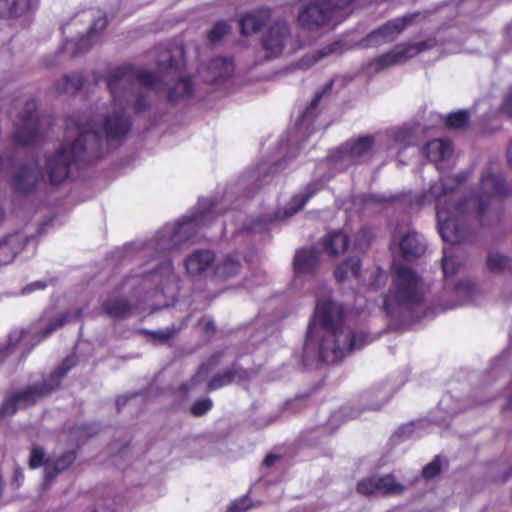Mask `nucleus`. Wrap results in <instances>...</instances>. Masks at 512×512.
<instances>
[{
    "label": "nucleus",
    "instance_id": "1",
    "mask_svg": "<svg viewBox=\"0 0 512 512\" xmlns=\"http://www.w3.org/2000/svg\"><path fill=\"white\" fill-rule=\"evenodd\" d=\"M469 177L468 173L446 175L434 183L430 193L436 198L438 232L442 240L452 245L465 242L470 234L469 217L474 215L481 226H490L500 220L503 200L512 194L501 174H483L477 192L457 203L448 196Z\"/></svg>",
    "mask_w": 512,
    "mask_h": 512
},
{
    "label": "nucleus",
    "instance_id": "2",
    "mask_svg": "<svg viewBox=\"0 0 512 512\" xmlns=\"http://www.w3.org/2000/svg\"><path fill=\"white\" fill-rule=\"evenodd\" d=\"M184 60H176L170 57L168 62L158 64L159 72H153L145 69H137L131 63H124L110 69L105 82L111 93L115 105L122 104V96L118 89L122 84H132L136 81L141 86L160 91L165 81L170 80L173 85L168 88L167 100L169 102H178L192 96L194 84L192 77L184 75Z\"/></svg>",
    "mask_w": 512,
    "mask_h": 512
},
{
    "label": "nucleus",
    "instance_id": "3",
    "mask_svg": "<svg viewBox=\"0 0 512 512\" xmlns=\"http://www.w3.org/2000/svg\"><path fill=\"white\" fill-rule=\"evenodd\" d=\"M314 319L322 329L318 355L322 362L335 364L367 344L368 335L345 325L343 306L331 299L317 302Z\"/></svg>",
    "mask_w": 512,
    "mask_h": 512
},
{
    "label": "nucleus",
    "instance_id": "4",
    "mask_svg": "<svg viewBox=\"0 0 512 512\" xmlns=\"http://www.w3.org/2000/svg\"><path fill=\"white\" fill-rule=\"evenodd\" d=\"M72 123L79 132L78 136L68 148L61 145L46 161V172L53 185L60 184L68 178L72 164L101 156L99 148L102 145V136L98 132L92 131L89 123L74 122L72 118L67 121V129Z\"/></svg>",
    "mask_w": 512,
    "mask_h": 512
},
{
    "label": "nucleus",
    "instance_id": "5",
    "mask_svg": "<svg viewBox=\"0 0 512 512\" xmlns=\"http://www.w3.org/2000/svg\"><path fill=\"white\" fill-rule=\"evenodd\" d=\"M425 300L422 278L406 265L392 267V283L383 297L382 309L391 319H401Z\"/></svg>",
    "mask_w": 512,
    "mask_h": 512
},
{
    "label": "nucleus",
    "instance_id": "6",
    "mask_svg": "<svg viewBox=\"0 0 512 512\" xmlns=\"http://www.w3.org/2000/svg\"><path fill=\"white\" fill-rule=\"evenodd\" d=\"M76 365L74 357H66L47 377L14 393L21 408L34 405L38 400L56 391L68 372Z\"/></svg>",
    "mask_w": 512,
    "mask_h": 512
},
{
    "label": "nucleus",
    "instance_id": "7",
    "mask_svg": "<svg viewBox=\"0 0 512 512\" xmlns=\"http://www.w3.org/2000/svg\"><path fill=\"white\" fill-rule=\"evenodd\" d=\"M355 0H315L306 5L298 15L301 27L314 30L338 16V12L350 7Z\"/></svg>",
    "mask_w": 512,
    "mask_h": 512
},
{
    "label": "nucleus",
    "instance_id": "8",
    "mask_svg": "<svg viewBox=\"0 0 512 512\" xmlns=\"http://www.w3.org/2000/svg\"><path fill=\"white\" fill-rule=\"evenodd\" d=\"M37 108L38 103L35 99L26 101L19 115L20 123L13 134V141L16 145L22 147L31 146L41 140L43 132Z\"/></svg>",
    "mask_w": 512,
    "mask_h": 512
},
{
    "label": "nucleus",
    "instance_id": "9",
    "mask_svg": "<svg viewBox=\"0 0 512 512\" xmlns=\"http://www.w3.org/2000/svg\"><path fill=\"white\" fill-rule=\"evenodd\" d=\"M290 36L291 30L287 21L282 18L274 20L260 38V45L265 51V59L279 58L283 54Z\"/></svg>",
    "mask_w": 512,
    "mask_h": 512
},
{
    "label": "nucleus",
    "instance_id": "10",
    "mask_svg": "<svg viewBox=\"0 0 512 512\" xmlns=\"http://www.w3.org/2000/svg\"><path fill=\"white\" fill-rule=\"evenodd\" d=\"M272 12L268 6H258L242 13L238 18L240 34L249 36L260 32L271 20Z\"/></svg>",
    "mask_w": 512,
    "mask_h": 512
},
{
    "label": "nucleus",
    "instance_id": "11",
    "mask_svg": "<svg viewBox=\"0 0 512 512\" xmlns=\"http://www.w3.org/2000/svg\"><path fill=\"white\" fill-rule=\"evenodd\" d=\"M204 82L214 84L226 80L234 72V61L232 57L217 56L209 61L200 71Z\"/></svg>",
    "mask_w": 512,
    "mask_h": 512
},
{
    "label": "nucleus",
    "instance_id": "12",
    "mask_svg": "<svg viewBox=\"0 0 512 512\" xmlns=\"http://www.w3.org/2000/svg\"><path fill=\"white\" fill-rule=\"evenodd\" d=\"M41 171L39 170L38 161L23 165L18 169L12 179V187L15 192L21 195H27L35 190L39 181Z\"/></svg>",
    "mask_w": 512,
    "mask_h": 512
},
{
    "label": "nucleus",
    "instance_id": "13",
    "mask_svg": "<svg viewBox=\"0 0 512 512\" xmlns=\"http://www.w3.org/2000/svg\"><path fill=\"white\" fill-rule=\"evenodd\" d=\"M249 379V373L240 365L234 363L222 372L215 374L208 382L206 390L208 392L218 390L237 381H246Z\"/></svg>",
    "mask_w": 512,
    "mask_h": 512
},
{
    "label": "nucleus",
    "instance_id": "14",
    "mask_svg": "<svg viewBox=\"0 0 512 512\" xmlns=\"http://www.w3.org/2000/svg\"><path fill=\"white\" fill-rule=\"evenodd\" d=\"M215 255L209 249H198L185 259V268L190 276H201L214 263Z\"/></svg>",
    "mask_w": 512,
    "mask_h": 512
},
{
    "label": "nucleus",
    "instance_id": "15",
    "mask_svg": "<svg viewBox=\"0 0 512 512\" xmlns=\"http://www.w3.org/2000/svg\"><path fill=\"white\" fill-rule=\"evenodd\" d=\"M131 120L123 112H115L105 117L103 130L107 141L122 139L131 129Z\"/></svg>",
    "mask_w": 512,
    "mask_h": 512
},
{
    "label": "nucleus",
    "instance_id": "16",
    "mask_svg": "<svg viewBox=\"0 0 512 512\" xmlns=\"http://www.w3.org/2000/svg\"><path fill=\"white\" fill-rule=\"evenodd\" d=\"M77 459L76 450H67L60 456L56 457L54 461L50 460L49 465H46L43 475V485L48 487L56 479V477L68 470Z\"/></svg>",
    "mask_w": 512,
    "mask_h": 512
},
{
    "label": "nucleus",
    "instance_id": "17",
    "mask_svg": "<svg viewBox=\"0 0 512 512\" xmlns=\"http://www.w3.org/2000/svg\"><path fill=\"white\" fill-rule=\"evenodd\" d=\"M401 257L406 261H414L421 257L426 250V245L415 232L406 233L399 242Z\"/></svg>",
    "mask_w": 512,
    "mask_h": 512
},
{
    "label": "nucleus",
    "instance_id": "18",
    "mask_svg": "<svg viewBox=\"0 0 512 512\" xmlns=\"http://www.w3.org/2000/svg\"><path fill=\"white\" fill-rule=\"evenodd\" d=\"M319 263V256L312 248L299 249L293 260V268L297 275L314 274Z\"/></svg>",
    "mask_w": 512,
    "mask_h": 512
},
{
    "label": "nucleus",
    "instance_id": "19",
    "mask_svg": "<svg viewBox=\"0 0 512 512\" xmlns=\"http://www.w3.org/2000/svg\"><path fill=\"white\" fill-rule=\"evenodd\" d=\"M322 247L327 255L336 257L348 249L349 237L342 230L331 231L322 238Z\"/></svg>",
    "mask_w": 512,
    "mask_h": 512
},
{
    "label": "nucleus",
    "instance_id": "20",
    "mask_svg": "<svg viewBox=\"0 0 512 512\" xmlns=\"http://www.w3.org/2000/svg\"><path fill=\"white\" fill-rule=\"evenodd\" d=\"M322 188L323 185L320 182L314 181L308 183L302 193L292 196L288 204L287 215L292 216L301 211L309 200L321 191Z\"/></svg>",
    "mask_w": 512,
    "mask_h": 512
},
{
    "label": "nucleus",
    "instance_id": "21",
    "mask_svg": "<svg viewBox=\"0 0 512 512\" xmlns=\"http://www.w3.org/2000/svg\"><path fill=\"white\" fill-rule=\"evenodd\" d=\"M242 264L233 255H226L219 259L213 267V277L219 280H227L239 274Z\"/></svg>",
    "mask_w": 512,
    "mask_h": 512
},
{
    "label": "nucleus",
    "instance_id": "22",
    "mask_svg": "<svg viewBox=\"0 0 512 512\" xmlns=\"http://www.w3.org/2000/svg\"><path fill=\"white\" fill-rule=\"evenodd\" d=\"M423 151L430 161L440 162L451 155L453 148L449 139H433L426 143Z\"/></svg>",
    "mask_w": 512,
    "mask_h": 512
},
{
    "label": "nucleus",
    "instance_id": "23",
    "mask_svg": "<svg viewBox=\"0 0 512 512\" xmlns=\"http://www.w3.org/2000/svg\"><path fill=\"white\" fill-rule=\"evenodd\" d=\"M409 21L410 18L406 17L394 19L371 32L369 36L379 38L384 42L393 41L394 38L406 28Z\"/></svg>",
    "mask_w": 512,
    "mask_h": 512
},
{
    "label": "nucleus",
    "instance_id": "24",
    "mask_svg": "<svg viewBox=\"0 0 512 512\" xmlns=\"http://www.w3.org/2000/svg\"><path fill=\"white\" fill-rule=\"evenodd\" d=\"M361 275V260L358 257H349L339 263L334 270V278L342 283L349 277L359 279Z\"/></svg>",
    "mask_w": 512,
    "mask_h": 512
},
{
    "label": "nucleus",
    "instance_id": "25",
    "mask_svg": "<svg viewBox=\"0 0 512 512\" xmlns=\"http://www.w3.org/2000/svg\"><path fill=\"white\" fill-rule=\"evenodd\" d=\"M374 145V138L371 135H364L355 140L344 143L340 150L350 157H360L367 154Z\"/></svg>",
    "mask_w": 512,
    "mask_h": 512
},
{
    "label": "nucleus",
    "instance_id": "26",
    "mask_svg": "<svg viewBox=\"0 0 512 512\" xmlns=\"http://www.w3.org/2000/svg\"><path fill=\"white\" fill-rule=\"evenodd\" d=\"M341 46L342 44L339 41L332 42L317 50L313 54L303 56L301 59H299L297 66L301 69H308L325 57L340 51Z\"/></svg>",
    "mask_w": 512,
    "mask_h": 512
},
{
    "label": "nucleus",
    "instance_id": "27",
    "mask_svg": "<svg viewBox=\"0 0 512 512\" xmlns=\"http://www.w3.org/2000/svg\"><path fill=\"white\" fill-rule=\"evenodd\" d=\"M31 7V0H0V17L19 18Z\"/></svg>",
    "mask_w": 512,
    "mask_h": 512
},
{
    "label": "nucleus",
    "instance_id": "28",
    "mask_svg": "<svg viewBox=\"0 0 512 512\" xmlns=\"http://www.w3.org/2000/svg\"><path fill=\"white\" fill-rule=\"evenodd\" d=\"M406 60H408L407 51H404L402 45H400L395 49L376 57L373 60V64L377 71H381Z\"/></svg>",
    "mask_w": 512,
    "mask_h": 512
},
{
    "label": "nucleus",
    "instance_id": "29",
    "mask_svg": "<svg viewBox=\"0 0 512 512\" xmlns=\"http://www.w3.org/2000/svg\"><path fill=\"white\" fill-rule=\"evenodd\" d=\"M86 79L80 73L66 74L62 80L55 83V90L59 94H74L85 86Z\"/></svg>",
    "mask_w": 512,
    "mask_h": 512
},
{
    "label": "nucleus",
    "instance_id": "30",
    "mask_svg": "<svg viewBox=\"0 0 512 512\" xmlns=\"http://www.w3.org/2000/svg\"><path fill=\"white\" fill-rule=\"evenodd\" d=\"M102 308L111 318H123L132 310V305L128 299L118 297L104 301Z\"/></svg>",
    "mask_w": 512,
    "mask_h": 512
},
{
    "label": "nucleus",
    "instance_id": "31",
    "mask_svg": "<svg viewBox=\"0 0 512 512\" xmlns=\"http://www.w3.org/2000/svg\"><path fill=\"white\" fill-rule=\"evenodd\" d=\"M377 493L381 495H400L404 492L405 486L396 481L393 474L376 476Z\"/></svg>",
    "mask_w": 512,
    "mask_h": 512
},
{
    "label": "nucleus",
    "instance_id": "32",
    "mask_svg": "<svg viewBox=\"0 0 512 512\" xmlns=\"http://www.w3.org/2000/svg\"><path fill=\"white\" fill-rule=\"evenodd\" d=\"M334 85V79L329 80L321 90L317 91L309 103V105L306 107V109L303 111V113L300 116V120L302 122L312 120L316 117V109L318 105L320 104L322 98L324 95L329 94L333 88Z\"/></svg>",
    "mask_w": 512,
    "mask_h": 512
},
{
    "label": "nucleus",
    "instance_id": "33",
    "mask_svg": "<svg viewBox=\"0 0 512 512\" xmlns=\"http://www.w3.org/2000/svg\"><path fill=\"white\" fill-rule=\"evenodd\" d=\"M486 266L487 269L492 273H512V259L502 254L493 253L488 255Z\"/></svg>",
    "mask_w": 512,
    "mask_h": 512
},
{
    "label": "nucleus",
    "instance_id": "34",
    "mask_svg": "<svg viewBox=\"0 0 512 512\" xmlns=\"http://www.w3.org/2000/svg\"><path fill=\"white\" fill-rule=\"evenodd\" d=\"M107 24V21L105 18H99L94 22V24L90 27L88 31V35L81 36L78 38V40L74 43V51L72 53V56L75 57L79 54H83L87 52L91 47L90 37L95 33L96 27L100 25V29H103Z\"/></svg>",
    "mask_w": 512,
    "mask_h": 512
},
{
    "label": "nucleus",
    "instance_id": "35",
    "mask_svg": "<svg viewBox=\"0 0 512 512\" xmlns=\"http://www.w3.org/2000/svg\"><path fill=\"white\" fill-rule=\"evenodd\" d=\"M470 123V114L466 110H458L449 113L444 120V124L448 129L457 130L465 128Z\"/></svg>",
    "mask_w": 512,
    "mask_h": 512
},
{
    "label": "nucleus",
    "instance_id": "36",
    "mask_svg": "<svg viewBox=\"0 0 512 512\" xmlns=\"http://www.w3.org/2000/svg\"><path fill=\"white\" fill-rule=\"evenodd\" d=\"M231 31V26L226 20L215 22L212 28L207 32V41L214 45L221 42Z\"/></svg>",
    "mask_w": 512,
    "mask_h": 512
},
{
    "label": "nucleus",
    "instance_id": "37",
    "mask_svg": "<svg viewBox=\"0 0 512 512\" xmlns=\"http://www.w3.org/2000/svg\"><path fill=\"white\" fill-rule=\"evenodd\" d=\"M49 463L50 458L47 456L45 449L40 445H33L30 449L28 467L35 470L42 466L45 468Z\"/></svg>",
    "mask_w": 512,
    "mask_h": 512
},
{
    "label": "nucleus",
    "instance_id": "38",
    "mask_svg": "<svg viewBox=\"0 0 512 512\" xmlns=\"http://www.w3.org/2000/svg\"><path fill=\"white\" fill-rule=\"evenodd\" d=\"M460 266V262L454 256L448 255L447 251L444 250L442 271L446 284H448V279L453 277L459 271Z\"/></svg>",
    "mask_w": 512,
    "mask_h": 512
},
{
    "label": "nucleus",
    "instance_id": "39",
    "mask_svg": "<svg viewBox=\"0 0 512 512\" xmlns=\"http://www.w3.org/2000/svg\"><path fill=\"white\" fill-rule=\"evenodd\" d=\"M436 44L434 39L422 40L414 44H404L402 45L404 51H407V59L433 48Z\"/></svg>",
    "mask_w": 512,
    "mask_h": 512
},
{
    "label": "nucleus",
    "instance_id": "40",
    "mask_svg": "<svg viewBox=\"0 0 512 512\" xmlns=\"http://www.w3.org/2000/svg\"><path fill=\"white\" fill-rule=\"evenodd\" d=\"M213 407V401L209 397L199 398L190 406V413L194 417H202Z\"/></svg>",
    "mask_w": 512,
    "mask_h": 512
},
{
    "label": "nucleus",
    "instance_id": "41",
    "mask_svg": "<svg viewBox=\"0 0 512 512\" xmlns=\"http://www.w3.org/2000/svg\"><path fill=\"white\" fill-rule=\"evenodd\" d=\"M213 208H214V204L211 203L210 207L207 211H199V212H196L188 217L183 218L182 222L179 223L180 228H183L185 226H190V225L196 226V225L205 224V219L209 216V214L211 213Z\"/></svg>",
    "mask_w": 512,
    "mask_h": 512
},
{
    "label": "nucleus",
    "instance_id": "42",
    "mask_svg": "<svg viewBox=\"0 0 512 512\" xmlns=\"http://www.w3.org/2000/svg\"><path fill=\"white\" fill-rule=\"evenodd\" d=\"M453 291L459 297L471 299L475 294L476 285L470 280H461L454 285Z\"/></svg>",
    "mask_w": 512,
    "mask_h": 512
},
{
    "label": "nucleus",
    "instance_id": "43",
    "mask_svg": "<svg viewBox=\"0 0 512 512\" xmlns=\"http://www.w3.org/2000/svg\"><path fill=\"white\" fill-rule=\"evenodd\" d=\"M358 494L363 496H371L377 493L376 476L366 477L358 481L356 486Z\"/></svg>",
    "mask_w": 512,
    "mask_h": 512
},
{
    "label": "nucleus",
    "instance_id": "44",
    "mask_svg": "<svg viewBox=\"0 0 512 512\" xmlns=\"http://www.w3.org/2000/svg\"><path fill=\"white\" fill-rule=\"evenodd\" d=\"M20 408L21 407L13 393V394L9 395L8 397H6L3 401V403L1 404L0 418L14 415Z\"/></svg>",
    "mask_w": 512,
    "mask_h": 512
},
{
    "label": "nucleus",
    "instance_id": "45",
    "mask_svg": "<svg viewBox=\"0 0 512 512\" xmlns=\"http://www.w3.org/2000/svg\"><path fill=\"white\" fill-rule=\"evenodd\" d=\"M441 459L435 456L431 462L426 464L422 469V477L426 480L434 479L441 473Z\"/></svg>",
    "mask_w": 512,
    "mask_h": 512
},
{
    "label": "nucleus",
    "instance_id": "46",
    "mask_svg": "<svg viewBox=\"0 0 512 512\" xmlns=\"http://www.w3.org/2000/svg\"><path fill=\"white\" fill-rule=\"evenodd\" d=\"M176 330L172 328H168L164 331H151L148 329H139L138 334L149 336L150 338L154 340H160L162 342L168 341L175 335Z\"/></svg>",
    "mask_w": 512,
    "mask_h": 512
},
{
    "label": "nucleus",
    "instance_id": "47",
    "mask_svg": "<svg viewBox=\"0 0 512 512\" xmlns=\"http://www.w3.org/2000/svg\"><path fill=\"white\" fill-rule=\"evenodd\" d=\"M220 358H221V354L220 353H216V354H213L209 360H208V363H203L199 366L197 372L195 373V375L191 378V383L192 384H195L198 382V380L201 378V376L207 372L208 370V364L210 365H217L220 361Z\"/></svg>",
    "mask_w": 512,
    "mask_h": 512
},
{
    "label": "nucleus",
    "instance_id": "48",
    "mask_svg": "<svg viewBox=\"0 0 512 512\" xmlns=\"http://www.w3.org/2000/svg\"><path fill=\"white\" fill-rule=\"evenodd\" d=\"M386 280V273L381 268H377L371 274V281L369 283V287L372 290H378L386 283Z\"/></svg>",
    "mask_w": 512,
    "mask_h": 512
},
{
    "label": "nucleus",
    "instance_id": "49",
    "mask_svg": "<svg viewBox=\"0 0 512 512\" xmlns=\"http://www.w3.org/2000/svg\"><path fill=\"white\" fill-rule=\"evenodd\" d=\"M67 317L65 315L59 317L58 319H56V321L54 323H51L49 325H47L41 332V338L44 339V338H47L48 336H50L54 331H56L57 329L61 328L62 326H64L67 322Z\"/></svg>",
    "mask_w": 512,
    "mask_h": 512
},
{
    "label": "nucleus",
    "instance_id": "50",
    "mask_svg": "<svg viewBox=\"0 0 512 512\" xmlns=\"http://www.w3.org/2000/svg\"><path fill=\"white\" fill-rule=\"evenodd\" d=\"M150 106L149 98L144 94L137 95L134 103L133 110L136 114L146 111Z\"/></svg>",
    "mask_w": 512,
    "mask_h": 512
},
{
    "label": "nucleus",
    "instance_id": "51",
    "mask_svg": "<svg viewBox=\"0 0 512 512\" xmlns=\"http://www.w3.org/2000/svg\"><path fill=\"white\" fill-rule=\"evenodd\" d=\"M249 506L245 499L236 500L231 503L227 509V512H246Z\"/></svg>",
    "mask_w": 512,
    "mask_h": 512
},
{
    "label": "nucleus",
    "instance_id": "52",
    "mask_svg": "<svg viewBox=\"0 0 512 512\" xmlns=\"http://www.w3.org/2000/svg\"><path fill=\"white\" fill-rule=\"evenodd\" d=\"M24 471L21 467H16L13 472L12 485L19 488L24 482Z\"/></svg>",
    "mask_w": 512,
    "mask_h": 512
},
{
    "label": "nucleus",
    "instance_id": "53",
    "mask_svg": "<svg viewBox=\"0 0 512 512\" xmlns=\"http://www.w3.org/2000/svg\"><path fill=\"white\" fill-rule=\"evenodd\" d=\"M47 286L46 282H43V281H35V282H32L30 284H28L27 286H25L23 288V293H31L35 290H42V289H45Z\"/></svg>",
    "mask_w": 512,
    "mask_h": 512
},
{
    "label": "nucleus",
    "instance_id": "54",
    "mask_svg": "<svg viewBox=\"0 0 512 512\" xmlns=\"http://www.w3.org/2000/svg\"><path fill=\"white\" fill-rule=\"evenodd\" d=\"M279 458L278 455L269 453L265 456L263 460V465L266 467H271L275 464L276 460Z\"/></svg>",
    "mask_w": 512,
    "mask_h": 512
},
{
    "label": "nucleus",
    "instance_id": "55",
    "mask_svg": "<svg viewBox=\"0 0 512 512\" xmlns=\"http://www.w3.org/2000/svg\"><path fill=\"white\" fill-rule=\"evenodd\" d=\"M507 159H508L509 166L512 168V140H511L510 146L507 151ZM505 184L507 185L508 188L512 189V184L509 185L506 181H505ZM511 196H512V194H511ZM508 197H510V195H508Z\"/></svg>",
    "mask_w": 512,
    "mask_h": 512
},
{
    "label": "nucleus",
    "instance_id": "56",
    "mask_svg": "<svg viewBox=\"0 0 512 512\" xmlns=\"http://www.w3.org/2000/svg\"><path fill=\"white\" fill-rule=\"evenodd\" d=\"M313 335V325L310 323L306 334V343L308 344Z\"/></svg>",
    "mask_w": 512,
    "mask_h": 512
},
{
    "label": "nucleus",
    "instance_id": "57",
    "mask_svg": "<svg viewBox=\"0 0 512 512\" xmlns=\"http://www.w3.org/2000/svg\"><path fill=\"white\" fill-rule=\"evenodd\" d=\"M102 80V75L98 71L93 72V81L94 85H97Z\"/></svg>",
    "mask_w": 512,
    "mask_h": 512
},
{
    "label": "nucleus",
    "instance_id": "58",
    "mask_svg": "<svg viewBox=\"0 0 512 512\" xmlns=\"http://www.w3.org/2000/svg\"><path fill=\"white\" fill-rule=\"evenodd\" d=\"M512 410V395L507 399L506 404L503 406V411Z\"/></svg>",
    "mask_w": 512,
    "mask_h": 512
},
{
    "label": "nucleus",
    "instance_id": "59",
    "mask_svg": "<svg viewBox=\"0 0 512 512\" xmlns=\"http://www.w3.org/2000/svg\"><path fill=\"white\" fill-rule=\"evenodd\" d=\"M214 329H215V327H214L213 322H208V323H206V325H205V330H206L207 332H208V331H210V330H214Z\"/></svg>",
    "mask_w": 512,
    "mask_h": 512
},
{
    "label": "nucleus",
    "instance_id": "60",
    "mask_svg": "<svg viewBox=\"0 0 512 512\" xmlns=\"http://www.w3.org/2000/svg\"><path fill=\"white\" fill-rule=\"evenodd\" d=\"M93 512H100L98 508H96ZM102 512H115L113 509L104 508Z\"/></svg>",
    "mask_w": 512,
    "mask_h": 512
},
{
    "label": "nucleus",
    "instance_id": "61",
    "mask_svg": "<svg viewBox=\"0 0 512 512\" xmlns=\"http://www.w3.org/2000/svg\"><path fill=\"white\" fill-rule=\"evenodd\" d=\"M6 248H7V243L6 242L0 243V252L3 251Z\"/></svg>",
    "mask_w": 512,
    "mask_h": 512
}]
</instances>
